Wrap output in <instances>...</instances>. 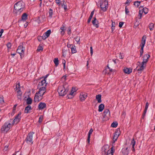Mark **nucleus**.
<instances>
[{
    "label": "nucleus",
    "mask_w": 155,
    "mask_h": 155,
    "mask_svg": "<svg viewBox=\"0 0 155 155\" xmlns=\"http://www.w3.org/2000/svg\"><path fill=\"white\" fill-rule=\"evenodd\" d=\"M25 3L22 1L16 3L14 6L13 12L16 15H19L25 9Z\"/></svg>",
    "instance_id": "nucleus-1"
},
{
    "label": "nucleus",
    "mask_w": 155,
    "mask_h": 155,
    "mask_svg": "<svg viewBox=\"0 0 155 155\" xmlns=\"http://www.w3.org/2000/svg\"><path fill=\"white\" fill-rule=\"evenodd\" d=\"M150 57V55L147 54H146L143 55V61L142 62L141 64L140 61H138L137 63H138L139 64H141V65L140 66V68L137 69V71H143L144 68V65H145L146 66V64L147 61H148V59Z\"/></svg>",
    "instance_id": "nucleus-2"
},
{
    "label": "nucleus",
    "mask_w": 155,
    "mask_h": 155,
    "mask_svg": "<svg viewBox=\"0 0 155 155\" xmlns=\"http://www.w3.org/2000/svg\"><path fill=\"white\" fill-rule=\"evenodd\" d=\"M68 90L67 88H65L64 85H63L58 87V91L60 96H63L67 94Z\"/></svg>",
    "instance_id": "nucleus-3"
},
{
    "label": "nucleus",
    "mask_w": 155,
    "mask_h": 155,
    "mask_svg": "<svg viewBox=\"0 0 155 155\" xmlns=\"http://www.w3.org/2000/svg\"><path fill=\"white\" fill-rule=\"evenodd\" d=\"M108 1L107 0H102L100 3L101 10L103 12H106L108 8Z\"/></svg>",
    "instance_id": "nucleus-4"
},
{
    "label": "nucleus",
    "mask_w": 155,
    "mask_h": 155,
    "mask_svg": "<svg viewBox=\"0 0 155 155\" xmlns=\"http://www.w3.org/2000/svg\"><path fill=\"white\" fill-rule=\"evenodd\" d=\"M146 38L147 37L146 35H143L142 37L141 43L140 45V46L141 47V49L140 51V57H141L143 54V48L145 44Z\"/></svg>",
    "instance_id": "nucleus-5"
},
{
    "label": "nucleus",
    "mask_w": 155,
    "mask_h": 155,
    "mask_svg": "<svg viewBox=\"0 0 155 155\" xmlns=\"http://www.w3.org/2000/svg\"><path fill=\"white\" fill-rule=\"evenodd\" d=\"M34 133L33 132H30L27 135L25 141L28 144L31 145L33 144V135Z\"/></svg>",
    "instance_id": "nucleus-6"
},
{
    "label": "nucleus",
    "mask_w": 155,
    "mask_h": 155,
    "mask_svg": "<svg viewBox=\"0 0 155 155\" xmlns=\"http://www.w3.org/2000/svg\"><path fill=\"white\" fill-rule=\"evenodd\" d=\"M45 93V91L43 92L42 94L38 93L37 92L35 94L34 98V101L35 102H38L42 100L43 97V95Z\"/></svg>",
    "instance_id": "nucleus-7"
},
{
    "label": "nucleus",
    "mask_w": 155,
    "mask_h": 155,
    "mask_svg": "<svg viewBox=\"0 0 155 155\" xmlns=\"http://www.w3.org/2000/svg\"><path fill=\"white\" fill-rule=\"evenodd\" d=\"M10 125L11 124L10 123L5 122L1 128V130L2 132H7L10 129Z\"/></svg>",
    "instance_id": "nucleus-8"
},
{
    "label": "nucleus",
    "mask_w": 155,
    "mask_h": 155,
    "mask_svg": "<svg viewBox=\"0 0 155 155\" xmlns=\"http://www.w3.org/2000/svg\"><path fill=\"white\" fill-rule=\"evenodd\" d=\"M110 112L109 109L105 110L104 112L103 116V120L106 121L109 120V117L110 116Z\"/></svg>",
    "instance_id": "nucleus-9"
},
{
    "label": "nucleus",
    "mask_w": 155,
    "mask_h": 155,
    "mask_svg": "<svg viewBox=\"0 0 155 155\" xmlns=\"http://www.w3.org/2000/svg\"><path fill=\"white\" fill-rule=\"evenodd\" d=\"M23 43H21L20 45L18 47V49L16 51L17 53L19 54L21 58L23 54L22 53H24L25 51V48H23L22 46Z\"/></svg>",
    "instance_id": "nucleus-10"
},
{
    "label": "nucleus",
    "mask_w": 155,
    "mask_h": 155,
    "mask_svg": "<svg viewBox=\"0 0 155 155\" xmlns=\"http://www.w3.org/2000/svg\"><path fill=\"white\" fill-rule=\"evenodd\" d=\"M21 112H19L18 114L15 116V119L13 120L12 124L13 125L15 124H17L20 122L21 118Z\"/></svg>",
    "instance_id": "nucleus-11"
},
{
    "label": "nucleus",
    "mask_w": 155,
    "mask_h": 155,
    "mask_svg": "<svg viewBox=\"0 0 155 155\" xmlns=\"http://www.w3.org/2000/svg\"><path fill=\"white\" fill-rule=\"evenodd\" d=\"M42 80L40 82L38 85V88L39 87H46L48 83L46 82V80H45L42 79Z\"/></svg>",
    "instance_id": "nucleus-12"
},
{
    "label": "nucleus",
    "mask_w": 155,
    "mask_h": 155,
    "mask_svg": "<svg viewBox=\"0 0 155 155\" xmlns=\"http://www.w3.org/2000/svg\"><path fill=\"white\" fill-rule=\"evenodd\" d=\"M51 33V30H48L47 31L44 33L42 35V38L43 40H45L48 37Z\"/></svg>",
    "instance_id": "nucleus-13"
},
{
    "label": "nucleus",
    "mask_w": 155,
    "mask_h": 155,
    "mask_svg": "<svg viewBox=\"0 0 155 155\" xmlns=\"http://www.w3.org/2000/svg\"><path fill=\"white\" fill-rule=\"evenodd\" d=\"M130 147H127L125 148H123L122 150V155H128L129 153V150Z\"/></svg>",
    "instance_id": "nucleus-14"
},
{
    "label": "nucleus",
    "mask_w": 155,
    "mask_h": 155,
    "mask_svg": "<svg viewBox=\"0 0 155 155\" xmlns=\"http://www.w3.org/2000/svg\"><path fill=\"white\" fill-rule=\"evenodd\" d=\"M87 95L86 94L81 93L80 95V98L81 101H84L87 97Z\"/></svg>",
    "instance_id": "nucleus-15"
},
{
    "label": "nucleus",
    "mask_w": 155,
    "mask_h": 155,
    "mask_svg": "<svg viewBox=\"0 0 155 155\" xmlns=\"http://www.w3.org/2000/svg\"><path fill=\"white\" fill-rule=\"evenodd\" d=\"M46 107V104L45 103L41 102L38 106V108L39 110H42Z\"/></svg>",
    "instance_id": "nucleus-16"
},
{
    "label": "nucleus",
    "mask_w": 155,
    "mask_h": 155,
    "mask_svg": "<svg viewBox=\"0 0 155 155\" xmlns=\"http://www.w3.org/2000/svg\"><path fill=\"white\" fill-rule=\"evenodd\" d=\"M61 7L63 8L65 12H66L67 10V6L66 4V2L64 1H62L61 3Z\"/></svg>",
    "instance_id": "nucleus-17"
},
{
    "label": "nucleus",
    "mask_w": 155,
    "mask_h": 155,
    "mask_svg": "<svg viewBox=\"0 0 155 155\" xmlns=\"http://www.w3.org/2000/svg\"><path fill=\"white\" fill-rule=\"evenodd\" d=\"M28 15L26 13H23L21 16V19L20 21H25L28 19Z\"/></svg>",
    "instance_id": "nucleus-18"
},
{
    "label": "nucleus",
    "mask_w": 155,
    "mask_h": 155,
    "mask_svg": "<svg viewBox=\"0 0 155 155\" xmlns=\"http://www.w3.org/2000/svg\"><path fill=\"white\" fill-rule=\"evenodd\" d=\"M132 70L129 68H125L123 69V71L125 74H130L132 72Z\"/></svg>",
    "instance_id": "nucleus-19"
},
{
    "label": "nucleus",
    "mask_w": 155,
    "mask_h": 155,
    "mask_svg": "<svg viewBox=\"0 0 155 155\" xmlns=\"http://www.w3.org/2000/svg\"><path fill=\"white\" fill-rule=\"evenodd\" d=\"M93 131V129L92 128H91L89 131L88 134L87 139V142L88 143H90L91 135L92 134Z\"/></svg>",
    "instance_id": "nucleus-20"
},
{
    "label": "nucleus",
    "mask_w": 155,
    "mask_h": 155,
    "mask_svg": "<svg viewBox=\"0 0 155 155\" xmlns=\"http://www.w3.org/2000/svg\"><path fill=\"white\" fill-rule=\"evenodd\" d=\"M61 30L60 32L61 34L62 35H63L65 33V31L66 30V28L65 26H64L63 25H62V26H61L60 29Z\"/></svg>",
    "instance_id": "nucleus-21"
},
{
    "label": "nucleus",
    "mask_w": 155,
    "mask_h": 155,
    "mask_svg": "<svg viewBox=\"0 0 155 155\" xmlns=\"http://www.w3.org/2000/svg\"><path fill=\"white\" fill-rule=\"evenodd\" d=\"M39 91H38L37 92L38 93H39L41 94H42V93L43 92V91H44L46 92V87H39Z\"/></svg>",
    "instance_id": "nucleus-22"
},
{
    "label": "nucleus",
    "mask_w": 155,
    "mask_h": 155,
    "mask_svg": "<svg viewBox=\"0 0 155 155\" xmlns=\"http://www.w3.org/2000/svg\"><path fill=\"white\" fill-rule=\"evenodd\" d=\"M109 148V147L107 146H104L102 148V153L103 155H105L106 154L107 151V148Z\"/></svg>",
    "instance_id": "nucleus-23"
},
{
    "label": "nucleus",
    "mask_w": 155,
    "mask_h": 155,
    "mask_svg": "<svg viewBox=\"0 0 155 155\" xmlns=\"http://www.w3.org/2000/svg\"><path fill=\"white\" fill-rule=\"evenodd\" d=\"M32 108L31 106L28 105L27 106L25 109V113H29V110H31Z\"/></svg>",
    "instance_id": "nucleus-24"
},
{
    "label": "nucleus",
    "mask_w": 155,
    "mask_h": 155,
    "mask_svg": "<svg viewBox=\"0 0 155 155\" xmlns=\"http://www.w3.org/2000/svg\"><path fill=\"white\" fill-rule=\"evenodd\" d=\"M104 108V105L103 104H101L98 106V111L100 112L103 111Z\"/></svg>",
    "instance_id": "nucleus-25"
},
{
    "label": "nucleus",
    "mask_w": 155,
    "mask_h": 155,
    "mask_svg": "<svg viewBox=\"0 0 155 155\" xmlns=\"http://www.w3.org/2000/svg\"><path fill=\"white\" fill-rule=\"evenodd\" d=\"M101 94H99L96 95V98L97 101L98 103H101L102 102L101 99Z\"/></svg>",
    "instance_id": "nucleus-26"
},
{
    "label": "nucleus",
    "mask_w": 155,
    "mask_h": 155,
    "mask_svg": "<svg viewBox=\"0 0 155 155\" xmlns=\"http://www.w3.org/2000/svg\"><path fill=\"white\" fill-rule=\"evenodd\" d=\"M71 51L72 54L76 53L77 52L76 48L74 45H72L71 48Z\"/></svg>",
    "instance_id": "nucleus-27"
},
{
    "label": "nucleus",
    "mask_w": 155,
    "mask_h": 155,
    "mask_svg": "<svg viewBox=\"0 0 155 155\" xmlns=\"http://www.w3.org/2000/svg\"><path fill=\"white\" fill-rule=\"evenodd\" d=\"M26 104L28 105L31 104L32 102V99L30 97H28L26 101Z\"/></svg>",
    "instance_id": "nucleus-28"
},
{
    "label": "nucleus",
    "mask_w": 155,
    "mask_h": 155,
    "mask_svg": "<svg viewBox=\"0 0 155 155\" xmlns=\"http://www.w3.org/2000/svg\"><path fill=\"white\" fill-rule=\"evenodd\" d=\"M48 13V17L50 18H51L52 17V15H53V11L52 9L50 8L49 9Z\"/></svg>",
    "instance_id": "nucleus-29"
},
{
    "label": "nucleus",
    "mask_w": 155,
    "mask_h": 155,
    "mask_svg": "<svg viewBox=\"0 0 155 155\" xmlns=\"http://www.w3.org/2000/svg\"><path fill=\"white\" fill-rule=\"evenodd\" d=\"M119 136L114 134V135L113 137V143H114L115 142L117 141Z\"/></svg>",
    "instance_id": "nucleus-30"
},
{
    "label": "nucleus",
    "mask_w": 155,
    "mask_h": 155,
    "mask_svg": "<svg viewBox=\"0 0 155 155\" xmlns=\"http://www.w3.org/2000/svg\"><path fill=\"white\" fill-rule=\"evenodd\" d=\"M154 24L153 23H150L149 25V28L150 31H152L154 29Z\"/></svg>",
    "instance_id": "nucleus-31"
},
{
    "label": "nucleus",
    "mask_w": 155,
    "mask_h": 155,
    "mask_svg": "<svg viewBox=\"0 0 155 155\" xmlns=\"http://www.w3.org/2000/svg\"><path fill=\"white\" fill-rule=\"evenodd\" d=\"M120 128H118L116 130L114 134L119 136L120 135Z\"/></svg>",
    "instance_id": "nucleus-32"
},
{
    "label": "nucleus",
    "mask_w": 155,
    "mask_h": 155,
    "mask_svg": "<svg viewBox=\"0 0 155 155\" xmlns=\"http://www.w3.org/2000/svg\"><path fill=\"white\" fill-rule=\"evenodd\" d=\"M4 98L3 96L2 95H0V103L2 104L4 103Z\"/></svg>",
    "instance_id": "nucleus-33"
},
{
    "label": "nucleus",
    "mask_w": 155,
    "mask_h": 155,
    "mask_svg": "<svg viewBox=\"0 0 155 155\" xmlns=\"http://www.w3.org/2000/svg\"><path fill=\"white\" fill-rule=\"evenodd\" d=\"M136 142L134 140V138H133L131 141V144L132 145V148H134V146Z\"/></svg>",
    "instance_id": "nucleus-34"
},
{
    "label": "nucleus",
    "mask_w": 155,
    "mask_h": 155,
    "mask_svg": "<svg viewBox=\"0 0 155 155\" xmlns=\"http://www.w3.org/2000/svg\"><path fill=\"white\" fill-rule=\"evenodd\" d=\"M54 62L56 66H58L59 64V61L58 58H55L54 60Z\"/></svg>",
    "instance_id": "nucleus-35"
},
{
    "label": "nucleus",
    "mask_w": 155,
    "mask_h": 155,
    "mask_svg": "<svg viewBox=\"0 0 155 155\" xmlns=\"http://www.w3.org/2000/svg\"><path fill=\"white\" fill-rule=\"evenodd\" d=\"M141 10H142L143 12H144L145 14H147L149 11L148 9L147 8H143Z\"/></svg>",
    "instance_id": "nucleus-36"
},
{
    "label": "nucleus",
    "mask_w": 155,
    "mask_h": 155,
    "mask_svg": "<svg viewBox=\"0 0 155 155\" xmlns=\"http://www.w3.org/2000/svg\"><path fill=\"white\" fill-rule=\"evenodd\" d=\"M140 1H136L134 2V5L137 7H138L140 5Z\"/></svg>",
    "instance_id": "nucleus-37"
},
{
    "label": "nucleus",
    "mask_w": 155,
    "mask_h": 155,
    "mask_svg": "<svg viewBox=\"0 0 155 155\" xmlns=\"http://www.w3.org/2000/svg\"><path fill=\"white\" fill-rule=\"evenodd\" d=\"M67 50H66L65 49H63L62 50V54L63 56L64 57H65L67 54Z\"/></svg>",
    "instance_id": "nucleus-38"
},
{
    "label": "nucleus",
    "mask_w": 155,
    "mask_h": 155,
    "mask_svg": "<svg viewBox=\"0 0 155 155\" xmlns=\"http://www.w3.org/2000/svg\"><path fill=\"white\" fill-rule=\"evenodd\" d=\"M118 125V123L117 122H113L111 124V126L113 127H116Z\"/></svg>",
    "instance_id": "nucleus-39"
},
{
    "label": "nucleus",
    "mask_w": 155,
    "mask_h": 155,
    "mask_svg": "<svg viewBox=\"0 0 155 155\" xmlns=\"http://www.w3.org/2000/svg\"><path fill=\"white\" fill-rule=\"evenodd\" d=\"M92 24L96 28H97L99 27V23L98 21H95V23L94 24L93 23Z\"/></svg>",
    "instance_id": "nucleus-40"
},
{
    "label": "nucleus",
    "mask_w": 155,
    "mask_h": 155,
    "mask_svg": "<svg viewBox=\"0 0 155 155\" xmlns=\"http://www.w3.org/2000/svg\"><path fill=\"white\" fill-rule=\"evenodd\" d=\"M139 16H140V18H139V19H141V18L142 16V14L143 13V12L142 11V10H140L139 12Z\"/></svg>",
    "instance_id": "nucleus-41"
},
{
    "label": "nucleus",
    "mask_w": 155,
    "mask_h": 155,
    "mask_svg": "<svg viewBox=\"0 0 155 155\" xmlns=\"http://www.w3.org/2000/svg\"><path fill=\"white\" fill-rule=\"evenodd\" d=\"M43 49V47L41 46L40 45H39L38 47L37 51H42Z\"/></svg>",
    "instance_id": "nucleus-42"
},
{
    "label": "nucleus",
    "mask_w": 155,
    "mask_h": 155,
    "mask_svg": "<svg viewBox=\"0 0 155 155\" xmlns=\"http://www.w3.org/2000/svg\"><path fill=\"white\" fill-rule=\"evenodd\" d=\"M19 89H20L19 82L18 84H17L16 85V87L15 88V89H16V90H19Z\"/></svg>",
    "instance_id": "nucleus-43"
},
{
    "label": "nucleus",
    "mask_w": 155,
    "mask_h": 155,
    "mask_svg": "<svg viewBox=\"0 0 155 155\" xmlns=\"http://www.w3.org/2000/svg\"><path fill=\"white\" fill-rule=\"evenodd\" d=\"M17 92L18 94L17 95H19V96H21L22 94V93L20 89H19V90H18L17 91Z\"/></svg>",
    "instance_id": "nucleus-44"
},
{
    "label": "nucleus",
    "mask_w": 155,
    "mask_h": 155,
    "mask_svg": "<svg viewBox=\"0 0 155 155\" xmlns=\"http://www.w3.org/2000/svg\"><path fill=\"white\" fill-rule=\"evenodd\" d=\"M139 22L137 20H136V21L134 23V26H135L136 27L135 28H136V27L138 26L139 25Z\"/></svg>",
    "instance_id": "nucleus-45"
},
{
    "label": "nucleus",
    "mask_w": 155,
    "mask_h": 155,
    "mask_svg": "<svg viewBox=\"0 0 155 155\" xmlns=\"http://www.w3.org/2000/svg\"><path fill=\"white\" fill-rule=\"evenodd\" d=\"M113 153L110 151L109 150H108L106 153V155H113Z\"/></svg>",
    "instance_id": "nucleus-46"
},
{
    "label": "nucleus",
    "mask_w": 155,
    "mask_h": 155,
    "mask_svg": "<svg viewBox=\"0 0 155 155\" xmlns=\"http://www.w3.org/2000/svg\"><path fill=\"white\" fill-rule=\"evenodd\" d=\"M48 76H49V74H47L45 76H43L42 77H41L40 78V80H41V79H43L45 80H46L47 78L48 77Z\"/></svg>",
    "instance_id": "nucleus-47"
},
{
    "label": "nucleus",
    "mask_w": 155,
    "mask_h": 155,
    "mask_svg": "<svg viewBox=\"0 0 155 155\" xmlns=\"http://www.w3.org/2000/svg\"><path fill=\"white\" fill-rule=\"evenodd\" d=\"M125 12L126 15H128V13L129 12L128 9L127 8V6H126L125 7Z\"/></svg>",
    "instance_id": "nucleus-48"
},
{
    "label": "nucleus",
    "mask_w": 155,
    "mask_h": 155,
    "mask_svg": "<svg viewBox=\"0 0 155 155\" xmlns=\"http://www.w3.org/2000/svg\"><path fill=\"white\" fill-rule=\"evenodd\" d=\"M43 116L42 115L40 116L39 117V120H38V122L39 123H41V122H42V120H43Z\"/></svg>",
    "instance_id": "nucleus-49"
},
{
    "label": "nucleus",
    "mask_w": 155,
    "mask_h": 155,
    "mask_svg": "<svg viewBox=\"0 0 155 155\" xmlns=\"http://www.w3.org/2000/svg\"><path fill=\"white\" fill-rule=\"evenodd\" d=\"M17 104H15V105H14V106H13V110H12V112L14 113H15V112L16 110V107H17Z\"/></svg>",
    "instance_id": "nucleus-50"
},
{
    "label": "nucleus",
    "mask_w": 155,
    "mask_h": 155,
    "mask_svg": "<svg viewBox=\"0 0 155 155\" xmlns=\"http://www.w3.org/2000/svg\"><path fill=\"white\" fill-rule=\"evenodd\" d=\"M7 46L8 48H11L12 45L11 43L9 42L6 45Z\"/></svg>",
    "instance_id": "nucleus-51"
},
{
    "label": "nucleus",
    "mask_w": 155,
    "mask_h": 155,
    "mask_svg": "<svg viewBox=\"0 0 155 155\" xmlns=\"http://www.w3.org/2000/svg\"><path fill=\"white\" fill-rule=\"evenodd\" d=\"M68 34L70 35L71 34V27H68Z\"/></svg>",
    "instance_id": "nucleus-52"
},
{
    "label": "nucleus",
    "mask_w": 155,
    "mask_h": 155,
    "mask_svg": "<svg viewBox=\"0 0 155 155\" xmlns=\"http://www.w3.org/2000/svg\"><path fill=\"white\" fill-rule=\"evenodd\" d=\"M55 2L58 6H60L61 5V0H55Z\"/></svg>",
    "instance_id": "nucleus-53"
},
{
    "label": "nucleus",
    "mask_w": 155,
    "mask_h": 155,
    "mask_svg": "<svg viewBox=\"0 0 155 155\" xmlns=\"http://www.w3.org/2000/svg\"><path fill=\"white\" fill-rule=\"evenodd\" d=\"M75 41L77 42L78 43L80 41V39L79 37H75Z\"/></svg>",
    "instance_id": "nucleus-54"
},
{
    "label": "nucleus",
    "mask_w": 155,
    "mask_h": 155,
    "mask_svg": "<svg viewBox=\"0 0 155 155\" xmlns=\"http://www.w3.org/2000/svg\"><path fill=\"white\" fill-rule=\"evenodd\" d=\"M37 38L38 40L40 41H41L42 39H43V38H42V36H38Z\"/></svg>",
    "instance_id": "nucleus-55"
},
{
    "label": "nucleus",
    "mask_w": 155,
    "mask_h": 155,
    "mask_svg": "<svg viewBox=\"0 0 155 155\" xmlns=\"http://www.w3.org/2000/svg\"><path fill=\"white\" fill-rule=\"evenodd\" d=\"M124 24V22H119V26L120 28H121L122 27L123 25Z\"/></svg>",
    "instance_id": "nucleus-56"
},
{
    "label": "nucleus",
    "mask_w": 155,
    "mask_h": 155,
    "mask_svg": "<svg viewBox=\"0 0 155 155\" xmlns=\"http://www.w3.org/2000/svg\"><path fill=\"white\" fill-rule=\"evenodd\" d=\"M74 92V90H72V89L71 90V92L69 94V96H71L72 97V95H73V93Z\"/></svg>",
    "instance_id": "nucleus-57"
},
{
    "label": "nucleus",
    "mask_w": 155,
    "mask_h": 155,
    "mask_svg": "<svg viewBox=\"0 0 155 155\" xmlns=\"http://www.w3.org/2000/svg\"><path fill=\"white\" fill-rule=\"evenodd\" d=\"M95 21H98L97 20L96 17H94L93 18V20L92 21V23L94 24L95 22Z\"/></svg>",
    "instance_id": "nucleus-58"
},
{
    "label": "nucleus",
    "mask_w": 155,
    "mask_h": 155,
    "mask_svg": "<svg viewBox=\"0 0 155 155\" xmlns=\"http://www.w3.org/2000/svg\"><path fill=\"white\" fill-rule=\"evenodd\" d=\"M132 0H127L126 2L125 3V4H127L128 5H129V3L132 1Z\"/></svg>",
    "instance_id": "nucleus-59"
},
{
    "label": "nucleus",
    "mask_w": 155,
    "mask_h": 155,
    "mask_svg": "<svg viewBox=\"0 0 155 155\" xmlns=\"http://www.w3.org/2000/svg\"><path fill=\"white\" fill-rule=\"evenodd\" d=\"M62 63L63 64L64 68V69L65 67V63H66V61H65V60H63Z\"/></svg>",
    "instance_id": "nucleus-60"
},
{
    "label": "nucleus",
    "mask_w": 155,
    "mask_h": 155,
    "mask_svg": "<svg viewBox=\"0 0 155 155\" xmlns=\"http://www.w3.org/2000/svg\"><path fill=\"white\" fill-rule=\"evenodd\" d=\"M92 18V17L89 16V18L88 19V20L87 21V23H89L90 22Z\"/></svg>",
    "instance_id": "nucleus-61"
},
{
    "label": "nucleus",
    "mask_w": 155,
    "mask_h": 155,
    "mask_svg": "<svg viewBox=\"0 0 155 155\" xmlns=\"http://www.w3.org/2000/svg\"><path fill=\"white\" fill-rule=\"evenodd\" d=\"M90 53L91 56H92L93 54V48L92 46L90 47Z\"/></svg>",
    "instance_id": "nucleus-62"
},
{
    "label": "nucleus",
    "mask_w": 155,
    "mask_h": 155,
    "mask_svg": "<svg viewBox=\"0 0 155 155\" xmlns=\"http://www.w3.org/2000/svg\"><path fill=\"white\" fill-rule=\"evenodd\" d=\"M4 30L3 29H1L0 30V37H1L2 36V34Z\"/></svg>",
    "instance_id": "nucleus-63"
},
{
    "label": "nucleus",
    "mask_w": 155,
    "mask_h": 155,
    "mask_svg": "<svg viewBox=\"0 0 155 155\" xmlns=\"http://www.w3.org/2000/svg\"><path fill=\"white\" fill-rule=\"evenodd\" d=\"M124 56L121 53L120 54L119 58L121 59H123L124 58Z\"/></svg>",
    "instance_id": "nucleus-64"
}]
</instances>
